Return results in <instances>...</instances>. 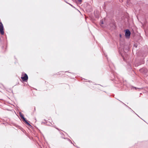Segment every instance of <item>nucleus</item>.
<instances>
[{"instance_id":"obj_1","label":"nucleus","mask_w":148,"mask_h":148,"mask_svg":"<svg viewBox=\"0 0 148 148\" xmlns=\"http://www.w3.org/2000/svg\"><path fill=\"white\" fill-rule=\"evenodd\" d=\"M3 27L2 23L0 22V32L1 35L4 34Z\"/></svg>"},{"instance_id":"obj_9","label":"nucleus","mask_w":148,"mask_h":148,"mask_svg":"<svg viewBox=\"0 0 148 148\" xmlns=\"http://www.w3.org/2000/svg\"><path fill=\"white\" fill-rule=\"evenodd\" d=\"M119 36L120 38H121L122 35L121 34H120Z\"/></svg>"},{"instance_id":"obj_7","label":"nucleus","mask_w":148,"mask_h":148,"mask_svg":"<svg viewBox=\"0 0 148 148\" xmlns=\"http://www.w3.org/2000/svg\"><path fill=\"white\" fill-rule=\"evenodd\" d=\"M101 24H103V20H101L100 21Z\"/></svg>"},{"instance_id":"obj_5","label":"nucleus","mask_w":148,"mask_h":148,"mask_svg":"<svg viewBox=\"0 0 148 148\" xmlns=\"http://www.w3.org/2000/svg\"><path fill=\"white\" fill-rule=\"evenodd\" d=\"M20 117H21L22 119H23V121H25V118L23 116V115L21 114L20 115Z\"/></svg>"},{"instance_id":"obj_4","label":"nucleus","mask_w":148,"mask_h":148,"mask_svg":"<svg viewBox=\"0 0 148 148\" xmlns=\"http://www.w3.org/2000/svg\"><path fill=\"white\" fill-rule=\"evenodd\" d=\"M20 117H21L22 119H23V121H25V118L23 116V115L21 114L20 115Z\"/></svg>"},{"instance_id":"obj_8","label":"nucleus","mask_w":148,"mask_h":148,"mask_svg":"<svg viewBox=\"0 0 148 148\" xmlns=\"http://www.w3.org/2000/svg\"><path fill=\"white\" fill-rule=\"evenodd\" d=\"M82 0H78V2H82Z\"/></svg>"},{"instance_id":"obj_6","label":"nucleus","mask_w":148,"mask_h":148,"mask_svg":"<svg viewBox=\"0 0 148 148\" xmlns=\"http://www.w3.org/2000/svg\"><path fill=\"white\" fill-rule=\"evenodd\" d=\"M24 121L25 122V123L28 125L29 126H31L30 124H29V123L26 120H25V121Z\"/></svg>"},{"instance_id":"obj_2","label":"nucleus","mask_w":148,"mask_h":148,"mask_svg":"<svg viewBox=\"0 0 148 148\" xmlns=\"http://www.w3.org/2000/svg\"><path fill=\"white\" fill-rule=\"evenodd\" d=\"M131 34V32L128 29L126 30L125 33V36L127 38H129Z\"/></svg>"},{"instance_id":"obj_3","label":"nucleus","mask_w":148,"mask_h":148,"mask_svg":"<svg viewBox=\"0 0 148 148\" xmlns=\"http://www.w3.org/2000/svg\"><path fill=\"white\" fill-rule=\"evenodd\" d=\"M21 78L23 81H25L28 79V77L27 74L25 73L24 76L23 77H21Z\"/></svg>"}]
</instances>
